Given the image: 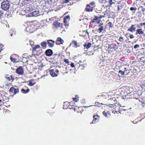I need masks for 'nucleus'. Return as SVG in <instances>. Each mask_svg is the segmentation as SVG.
<instances>
[{
    "label": "nucleus",
    "mask_w": 145,
    "mask_h": 145,
    "mask_svg": "<svg viewBox=\"0 0 145 145\" xmlns=\"http://www.w3.org/2000/svg\"><path fill=\"white\" fill-rule=\"evenodd\" d=\"M10 5L9 2L7 0L4 1L1 3V7L2 9L5 10H8Z\"/></svg>",
    "instance_id": "f257e3e1"
},
{
    "label": "nucleus",
    "mask_w": 145,
    "mask_h": 145,
    "mask_svg": "<svg viewBox=\"0 0 145 145\" xmlns=\"http://www.w3.org/2000/svg\"><path fill=\"white\" fill-rule=\"evenodd\" d=\"M39 11L38 10H35L30 13L29 14V16H39Z\"/></svg>",
    "instance_id": "f03ea898"
},
{
    "label": "nucleus",
    "mask_w": 145,
    "mask_h": 145,
    "mask_svg": "<svg viewBox=\"0 0 145 145\" xmlns=\"http://www.w3.org/2000/svg\"><path fill=\"white\" fill-rule=\"evenodd\" d=\"M16 71L17 74L20 75H23L24 74V69L21 66H20L18 68Z\"/></svg>",
    "instance_id": "7ed1b4c3"
},
{
    "label": "nucleus",
    "mask_w": 145,
    "mask_h": 145,
    "mask_svg": "<svg viewBox=\"0 0 145 145\" xmlns=\"http://www.w3.org/2000/svg\"><path fill=\"white\" fill-rule=\"evenodd\" d=\"M47 42L50 48L53 47L54 46L55 41L52 40H47Z\"/></svg>",
    "instance_id": "20e7f679"
},
{
    "label": "nucleus",
    "mask_w": 145,
    "mask_h": 145,
    "mask_svg": "<svg viewBox=\"0 0 145 145\" xmlns=\"http://www.w3.org/2000/svg\"><path fill=\"white\" fill-rule=\"evenodd\" d=\"M45 54L47 56H50L53 54L52 50L50 49H48L46 51Z\"/></svg>",
    "instance_id": "39448f33"
},
{
    "label": "nucleus",
    "mask_w": 145,
    "mask_h": 145,
    "mask_svg": "<svg viewBox=\"0 0 145 145\" xmlns=\"http://www.w3.org/2000/svg\"><path fill=\"white\" fill-rule=\"evenodd\" d=\"M136 28L134 25H132L131 27L128 29L127 31L133 32L135 31Z\"/></svg>",
    "instance_id": "423d86ee"
},
{
    "label": "nucleus",
    "mask_w": 145,
    "mask_h": 145,
    "mask_svg": "<svg viewBox=\"0 0 145 145\" xmlns=\"http://www.w3.org/2000/svg\"><path fill=\"white\" fill-rule=\"evenodd\" d=\"M93 120L92 121V123H95V121L98 120L99 118V116L98 115H94L93 116Z\"/></svg>",
    "instance_id": "0eeeda50"
},
{
    "label": "nucleus",
    "mask_w": 145,
    "mask_h": 145,
    "mask_svg": "<svg viewBox=\"0 0 145 145\" xmlns=\"http://www.w3.org/2000/svg\"><path fill=\"white\" fill-rule=\"evenodd\" d=\"M91 43L90 42H89L85 44L84 45V46L86 49H88L91 46Z\"/></svg>",
    "instance_id": "6e6552de"
},
{
    "label": "nucleus",
    "mask_w": 145,
    "mask_h": 145,
    "mask_svg": "<svg viewBox=\"0 0 145 145\" xmlns=\"http://www.w3.org/2000/svg\"><path fill=\"white\" fill-rule=\"evenodd\" d=\"M50 74L51 75L52 77H56L57 75L55 73L53 70L52 69L50 71Z\"/></svg>",
    "instance_id": "1a4fd4ad"
},
{
    "label": "nucleus",
    "mask_w": 145,
    "mask_h": 145,
    "mask_svg": "<svg viewBox=\"0 0 145 145\" xmlns=\"http://www.w3.org/2000/svg\"><path fill=\"white\" fill-rule=\"evenodd\" d=\"M144 33V32L143 31H142V29H138L137 30V31L136 33V34L137 35L138 34H142Z\"/></svg>",
    "instance_id": "9d476101"
},
{
    "label": "nucleus",
    "mask_w": 145,
    "mask_h": 145,
    "mask_svg": "<svg viewBox=\"0 0 145 145\" xmlns=\"http://www.w3.org/2000/svg\"><path fill=\"white\" fill-rule=\"evenodd\" d=\"M16 33V31L14 29H11L10 32V33L11 36H12L13 35H15Z\"/></svg>",
    "instance_id": "9b49d317"
},
{
    "label": "nucleus",
    "mask_w": 145,
    "mask_h": 145,
    "mask_svg": "<svg viewBox=\"0 0 145 145\" xmlns=\"http://www.w3.org/2000/svg\"><path fill=\"white\" fill-rule=\"evenodd\" d=\"M30 89H28L26 90H25L24 89H22V92H23L25 93H27L29 92Z\"/></svg>",
    "instance_id": "f8f14e48"
},
{
    "label": "nucleus",
    "mask_w": 145,
    "mask_h": 145,
    "mask_svg": "<svg viewBox=\"0 0 145 145\" xmlns=\"http://www.w3.org/2000/svg\"><path fill=\"white\" fill-rule=\"evenodd\" d=\"M108 3L109 4L108 5L109 7H111L113 4H115V3L113 2L112 0H108Z\"/></svg>",
    "instance_id": "ddd939ff"
},
{
    "label": "nucleus",
    "mask_w": 145,
    "mask_h": 145,
    "mask_svg": "<svg viewBox=\"0 0 145 145\" xmlns=\"http://www.w3.org/2000/svg\"><path fill=\"white\" fill-rule=\"evenodd\" d=\"M57 40L60 41L61 44H62L64 42L63 40L60 37H58L57 38Z\"/></svg>",
    "instance_id": "4468645a"
},
{
    "label": "nucleus",
    "mask_w": 145,
    "mask_h": 145,
    "mask_svg": "<svg viewBox=\"0 0 145 145\" xmlns=\"http://www.w3.org/2000/svg\"><path fill=\"white\" fill-rule=\"evenodd\" d=\"M41 45L43 47H46L47 45V43L46 42L43 41L41 43Z\"/></svg>",
    "instance_id": "2eb2a0df"
},
{
    "label": "nucleus",
    "mask_w": 145,
    "mask_h": 145,
    "mask_svg": "<svg viewBox=\"0 0 145 145\" xmlns=\"http://www.w3.org/2000/svg\"><path fill=\"white\" fill-rule=\"evenodd\" d=\"M104 27H101L98 29L97 30V31L99 33H100L102 32V31L103 30Z\"/></svg>",
    "instance_id": "dca6fc26"
},
{
    "label": "nucleus",
    "mask_w": 145,
    "mask_h": 145,
    "mask_svg": "<svg viewBox=\"0 0 145 145\" xmlns=\"http://www.w3.org/2000/svg\"><path fill=\"white\" fill-rule=\"evenodd\" d=\"M10 59L13 62H17L16 59L15 58H12L11 56L10 57Z\"/></svg>",
    "instance_id": "f3484780"
},
{
    "label": "nucleus",
    "mask_w": 145,
    "mask_h": 145,
    "mask_svg": "<svg viewBox=\"0 0 145 145\" xmlns=\"http://www.w3.org/2000/svg\"><path fill=\"white\" fill-rule=\"evenodd\" d=\"M106 0H99L100 3L102 4H105L106 2Z\"/></svg>",
    "instance_id": "a211bd4d"
},
{
    "label": "nucleus",
    "mask_w": 145,
    "mask_h": 145,
    "mask_svg": "<svg viewBox=\"0 0 145 145\" xmlns=\"http://www.w3.org/2000/svg\"><path fill=\"white\" fill-rule=\"evenodd\" d=\"M14 94H16L19 92V90L18 89H15L14 88Z\"/></svg>",
    "instance_id": "6ab92c4d"
},
{
    "label": "nucleus",
    "mask_w": 145,
    "mask_h": 145,
    "mask_svg": "<svg viewBox=\"0 0 145 145\" xmlns=\"http://www.w3.org/2000/svg\"><path fill=\"white\" fill-rule=\"evenodd\" d=\"M35 84H33L31 81H29V85L30 86H33Z\"/></svg>",
    "instance_id": "aec40b11"
},
{
    "label": "nucleus",
    "mask_w": 145,
    "mask_h": 145,
    "mask_svg": "<svg viewBox=\"0 0 145 145\" xmlns=\"http://www.w3.org/2000/svg\"><path fill=\"white\" fill-rule=\"evenodd\" d=\"M118 73L120 74H121V75H124L125 73L124 71H122L121 70H120L119 71Z\"/></svg>",
    "instance_id": "412c9836"
},
{
    "label": "nucleus",
    "mask_w": 145,
    "mask_h": 145,
    "mask_svg": "<svg viewBox=\"0 0 145 145\" xmlns=\"http://www.w3.org/2000/svg\"><path fill=\"white\" fill-rule=\"evenodd\" d=\"M130 10H134L135 11H136L137 10V8L136 7H131L130 8Z\"/></svg>",
    "instance_id": "4be33fe9"
},
{
    "label": "nucleus",
    "mask_w": 145,
    "mask_h": 145,
    "mask_svg": "<svg viewBox=\"0 0 145 145\" xmlns=\"http://www.w3.org/2000/svg\"><path fill=\"white\" fill-rule=\"evenodd\" d=\"M124 40L123 39V37H119V40L120 42L123 41Z\"/></svg>",
    "instance_id": "5701e85b"
},
{
    "label": "nucleus",
    "mask_w": 145,
    "mask_h": 145,
    "mask_svg": "<svg viewBox=\"0 0 145 145\" xmlns=\"http://www.w3.org/2000/svg\"><path fill=\"white\" fill-rule=\"evenodd\" d=\"M108 24L110 25L109 26L110 27L112 28V27H113V25L112 24V22H109L108 23Z\"/></svg>",
    "instance_id": "b1692460"
},
{
    "label": "nucleus",
    "mask_w": 145,
    "mask_h": 145,
    "mask_svg": "<svg viewBox=\"0 0 145 145\" xmlns=\"http://www.w3.org/2000/svg\"><path fill=\"white\" fill-rule=\"evenodd\" d=\"M3 46L0 44V52H1L2 50L3 49Z\"/></svg>",
    "instance_id": "393cba45"
},
{
    "label": "nucleus",
    "mask_w": 145,
    "mask_h": 145,
    "mask_svg": "<svg viewBox=\"0 0 145 145\" xmlns=\"http://www.w3.org/2000/svg\"><path fill=\"white\" fill-rule=\"evenodd\" d=\"M69 2V0H64L63 1V3H67Z\"/></svg>",
    "instance_id": "a878e982"
},
{
    "label": "nucleus",
    "mask_w": 145,
    "mask_h": 145,
    "mask_svg": "<svg viewBox=\"0 0 145 145\" xmlns=\"http://www.w3.org/2000/svg\"><path fill=\"white\" fill-rule=\"evenodd\" d=\"M139 47V45L138 44H137L135 45L134 47V49H136V48H138Z\"/></svg>",
    "instance_id": "bb28decb"
},
{
    "label": "nucleus",
    "mask_w": 145,
    "mask_h": 145,
    "mask_svg": "<svg viewBox=\"0 0 145 145\" xmlns=\"http://www.w3.org/2000/svg\"><path fill=\"white\" fill-rule=\"evenodd\" d=\"M86 10L87 11L89 12L90 11H92L93 10V9H92L88 8H86Z\"/></svg>",
    "instance_id": "cd10ccee"
},
{
    "label": "nucleus",
    "mask_w": 145,
    "mask_h": 145,
    "mask_svg": "<svg viewBox=\"0 0 145 145\" xmlns=\"http://www.w3.org/2000/svg\"><path fill=\"white\" fill-rule=\"evenodd\" d=\"M72 44H74L75 45L77 46V42L75 40L73 41L72 42Z\"/></svg>",
    "instance_id": "c85d7f7f"
},
{
    "label": "nucleus",
    "mask_w": 145,
    "mask_h": 145,
    "mask_svg": "<svg viewBox=\"0 0 145 145\" xmlns=\"http://www.w3.org/2000/svg\"><path fill=\"white\" fill-rule=\"evenodd\" d=\"M14 88L13 87H12L10 88L9 90L10 92H12L13 91H14Z\"/></svg>",
    "instance_id": "c756f323"
},
{
    "label": "nucleus",
    "mask_w": 145,
    "mask_h": 145,
    "mask_svg": "<svg viewBox=\"0 0 145 145\" xmlns=\"http://www.w3.org/2000/svg\"><path fill=\"white\" fill-rule=\"evenodd\" d=\"M103 114L105 117H107V113L105 111H103Z\"/></svg>",
    "instance_id": "7c9ffc66"
},
{
    "label": "nucleus",
    "mask_w": 145,
    "mask_h": 145,
    "mask_svg": "<svg viewBox=\"0 0 145 145\" xmlns=\"http://www.w3.org/2000/svg\"><path fill=\"white\" fill-rule=\"evenodd\" d=\"M64 61L66 63H69V61L68 59H64Z\"/></svg>",
    "instance_id": "2f4dec72"
},
{
    "label": "nucleus",
    "mask_w": 145,
    "mask_h": 145,
    "mask_svg": "<svg viewBox=\"0 0 145 145\" xmlns=\"http://www.w3.org/2000/svg\"><path fill=\"white\" fill-rule=\"evenodd\" d=\"M70 18V16L68 15L66 16L64 18H65V20H67L69 19Z\"/></svg>",
    "instance_id": "473e14b6"
},
{
    "label": "nucleus",
    "mask_w": 145,
    "mask_h": 145,
    "mask_svg": "<svg viewBox=\"0 0 145 145\" xmlns=\"http://www.w3.org/2000/svg\"><path fill=\"white\" fill-rule=\"evenodd\" d=\"M40 47L39 45H37L35 46V47L34 48L35 49H36L37 48H39Z\"/></svg>",
    "instance_id": "72a5a7b5"
},
{
    "label": "nucleus",
    "mask_w": 145,
    "mask_h": 145,
    "mask_svg": "<svg viewBox=\"0 0 145 145\" xmlns=\"http://www.w3.org/2000/svg\"><path fill=\"white\" fill-rule=\"evenodd\" d=\"M103 23H100V24L98 25L99 27H103Z\"/></svg>",
    "instance_id": "f704fd0d"
},
{
    "label": "nucleus",
    "mask_w": 145,
    "mask_h": 145,
    "mask_svg": "<svg viewBox=\"0 0 145 145\" xmlns=\"http://www.w3.org/2000/svg\"><path fill=\"white\" fill-rule=\"evenodd\" d=\"M129 37L131 39H133L134 37V36L133 35L130 34L129 36Z\"/></svg>",
    "instance_id": "c9c22d12"
},
{
    "label": "nucleus",
    "mask_w": 145,
    "mask_h": 145,
    "mask_svg": "<svg viewBox=\"0 0 145 145\" xmlns=\"http://www.w3.org/2000/svg\"><path fill=\"white\" fill-rule=\"evenodd\" d=\"M57 25H56V26L57 27H60V26L62 25V24L60 23H57Z\"/></svg>",
    "instance_id": "e433bc0d"
},
{
    "label": "nucleus",
    "mask_w": 145,
    "mask_h": 145,
    "mask_svg": "<svg viewBox=\"0 0 145 145\" xmlns=\"http://www.w3.org/2000/svg\"><path fill=\"white\" fill-rule=\"evenodd\" d=\"M71 67H74V64L73 63H72L71 64Z\"/></svg>",
    "instance_id": "4c0bfd02"
},
{
    "label": "nucleus",
    "mask_w": 145,
    "mask_h": 145,
    "mask_svg": "<svg viewBox=\"0 0 145 145\" xmlns=\"http://www.w3.org/2000/svg\"><path fill=\"white\" fill-rule=\"evenodd\" d=\"M2 14H3L2 11L1 10H0V20L1 18V16Z\"/></svg>",
    "instance_id": "58836bf2"
},
{
    "label": "nucleus",
    "mask_w": 145,
    "mask_h": 145,
    "mask_svg": "<svg viewBox=\"0 0 145 145\" xmlns=\"http://www.w3.org/2000/svg\"><path fill=\"white\" fill-rule=\"evenodd\" d=\"M122 8V7L121 6H120V7H119V6L118 7V11H119L120 8Z\"/></svg>",
    "instance_id": "ea45409f"
},
{
    "label": "nucleus",
    "mask_w": 145,
    "mask_h": 145,
    "mask_svg": "<svg viewBox=\"0 0 145 145\" xmlns=\"http://www.w3.org/2000/svg\"><path fill=\"white\" fill-rule=\"evenodd\" d=\"M140 25L141 26H142L143 25H145V22H144L143 23H140Z\"/></svg>",
    "instance_id": "a19ab883"
},
{
    "label": "nucleus",
    "mask_w": 145,
    "mask_h": 145,
    "mask_svg": "<svg viewBox=\"0 0 145 145\" xmlns=\"http://www.w3.org/2000/svg\"><path fill=\"white\" fill-rule=\"evenodd\" d=\"M98 19V17L97 16H95V18L93 19L95 20H96Z\"/></svg>",
    "instance_id": "79ce46f5"
},
{
    "label": "nucleus",
    "mask_w": 145,
    "mask_h": 145,
    "mask_svg": "<svg viewBox=\"0 0 145 145\" xmlns=\"http://www.w3.org/2000/svg\"><path fill=\"white\" fill-rule=\"evenodd\" d=\"M94 4H95V3L94 2H92L91 3H90V5H94Z\"/></svg>",
    "instance_id": "37998d69"
},
{
    "label": "nucleus",
    "mask_w": 145,
    "mask_h": 145,
    "mask_svg": "<svg viewBox=\"0 0 145 145\" xmlns=\"http://www.w3.org/2000/svg\"><path fill=\"white\" fill-rule=\"evenodd\" d=\"M6 78L8 80V81H9V80H10V78L9 77H7Z\"/></svg>",
    "instance_id": "c03bdc74"
},
{
    "label": "nucleus",
    "mask_w": 145,
    "mask_h": 145,
    "mask_svg": "<svg viewBox=\"0 0 145 145\" xmlns=\"http://www.w3.org/2000/svg\"><path fill=\"white\" fill-rule=\"evenodd\" d=\"M55 72H56V73H58L59 72V71L57 69L56 70Z\"/></svg>",
    "instance_id": "a18cd8bd"
},
{
    "label": "nucleus",
    "mask_w": 145,
    "mask_h": 145,
    "mask_svg": "<svg viewBox=\"0 0 145 145\" xmlns=\"http://www.w3.org/2000/svg\"><path fill=\"white\" fill-rule=\"evenodd\" d=\"M64 23H65L67 22V20H65V18L64 19Z\"/></svg>",
    "instance_id": "49530a36"
},
{
    "label": "nucleus",
    "mask_w": 145,
    "mask_h": 145,
    "mask_svg": "<svg viewBox=\"0 0 145 145\" xmlns=\"http://www.w3.org/2000/svg\"><path fill=\"white\" fill-rule=\"evenodd\" d=\"M72 99L74 101H75L76 99V98H73Z\"/></svg>",
    "instance_id": "de8ad7c7"
},
{
    "label": "nucleus",
    "mask_w": 145,
    "mask_h": 145,
    "mask_svg": "<svg viewBox=\"0 0 145 145\" xmlns=\"http://www.w3.org/2000/svg\"><path fill=\"white\" fill-rule=\"evenodd\" d=\"M75 98H76V99H78V98H79V96H78L77 95H76L75 96Z\"/></svg>",
    "instance_id": "09e8293b"
},
{
    "label": "nucleus",
    "mask_w": 145,
    "mask_h": 145,
    "mask_svg": "<svg viewBox=\"0 0 145 145\" xmlns=\"http://www.w3.org/2000/svg\"><path fill=\"white\" fill-rule=\"evenodd\" d=\"M10 78H11V79L12 80H14L13 77L12 76H10Z\"/></svg>",
    "instance_id": "8fccbe9b"
},
{
    "label": "nucleus",
    "mask_w": 145,
    "mask_h": 145,
    "mask_svg": "<svg viewBox=\"0 0 145 145\" xmlns=\"http://www.w3.org/2000/svg\"><path fill=\"white\" fill-rule=\"evenodd\" d=\"M29 27H27L26 28V30L28 31H29L28 30L29 29Z\"/></svg>",
    "instance_id": "3c124183"
},
{
    "label": "nucleus",
    "mask_w": 145,
    "mask_h": 145,
    "mask_svg": "<svg viewBox=\"0 0 145 145\" xmlns=\"http://www.w3.org/2000/svg\"><path fill=\"white\" fill-rule=\"evenodd\" d=\"M91 22L93 23H94L95 22V20L93 19L92 20Z\"/></svg>",
    "instance_id": "603ef678"
},
{
    "label": "nucleus",
    "mask_w": 145,
    "mask_h": 145,
    "mask_svg": "<svg viewBox=\"0 0 145 145\" xmlns=\"http://www.w3.org/2000/svg\"><path fill=\"white\" fill-rule=\"evenodd\" d=\"M108 48H110V49H112V48H113L111 47V46L110 45H109L108 47Z\"/></svg>",
    "instance_id": "864d4df0"
},
{
    "label": "nucleus",
    "mask_w": 145,
    "mask_h": 145,
    "mask_svg": "<svg viewBox=\"0 0 145 145\" xmlns=\"http://www.w3.org/2000/svg\"><path fill=\"white\" fill-rule=\"evenodd\" d=\"M145 10V8H142V12H144Z\"/></svg>",
    "instance_id": "5fc2aeb1"
},
{
    "label": "nucleus",
    "mask_w": 145,
    "mask_h": 145,
    "mask_svg": "<svg viewBox=\"0 0 145 145\" xmlns=\"http://www.w3.org/2000/svg\"><path fill=\"white\" fill-rule=\"evenodd\" d=\"M104 16H100V18H102L103 17H104Z\"/></svg>",
    "instance_id": "6e6d98bb"
},
{
    "label": "nucleus",
    "mask_w": 145,
    "mask_h": 145,
    "mask_svg": "<svg viewBox=\"0 0 145 145\" xmlns=\"http://www.w3.org/2000/svg\"><path fill=\"white\" fill-rule=\"evenodd\" d=\"M82 63V61H81V60H80L79 61V63Z\"/></svg>",
    "instance_id": "4d7b16f0"
},
{
    "label": "nucleus",
    "mask_w": 145,
    "mask_h": 145,
    "mask_svg": "<svg viewBox=\"0 0 145 145\" xmlns=\"http://www.w3.org/2000/svg\"><path fill=\"white\" fill-rule=\"evenodd\" d=\"M142 62H143V63H145V60L143 61Z\"/></svg>",
    "instance_id": "13d9d810"
},
{
    "label": "nucleus",
    "mask_w": 145,
    "mask_h": 145,
    "mask_svg": "<svg viewBox=\"0 0 145 145\" xmlns=\"http://www.w3.org/2000/svg\"><path fill=\"white\" fill-rule=\"evenodd\" d=\"M126 69H127V68H124V71H126Z\"/></svg>",
    "instance_id": "bf43d9fd"
},
{
    "label": "nucleus",
    "mask_w": 145,
    "mask_h": 145,
    "mask_svg": "<svg viewBox=\"0 0 145 145\" xmlns=\"http://www.w3.org/2000/svg\"><path fill=\"white\" fill-rule=\"evenodd\" d=\"M137 27H138V28H140V26H138V25L137 26Z\"/></svg>",
    "instance_id": "052dcab7"
},
{
    "label": "nucleus",
    "mask_w": 145,
    "mask_h": 145,
    "mask_svg": "<svg viewBox=\"0 0 145 145\" xmlns=\"http://www.w3.org/2000/svg\"><path fill=\"white\" fill-rule=\"evenodd\" d=\"M143 58V57H141V58H140V60H142V58Z\"/></svg>",
    "instance_id": "680f3d73"
},
{
    "label": "nucleus",
    "mask_w": 145,
    "mask_h": 145,
    "mask_svg": "<svg viewBox=\"0 0 145 145\" xmlns=\"http://www.w3.org/2000/svg\"><path fill=\"white\" fill-rule=\"evenodd\" d=\"M65 25H66L67 26H68L69 25L68 24H66Z\"/></svg>",
    "instance_id": "e2e57ef3"
},
{
    "label": "nucleus",
    "mask_w": 145,
    "mask_h": 145,
    "mask_svg": "<svg viewBox=\"0 0 145 145\" xmlns=\"http://www.w3.org/2000/svg\"><path fill=\"white\" fill-rule=\"evenodd\" d=\"M133 123H134V124H135V123H137V122L136 123H134V121L133 122Z\"/></svg>",
    "instance_id": "0e129e2a"
},
{
    "label": "nucleus",
    "mask_w": 145,
    "mask_h": 145,
    "mask_svg": "<svg viewBox=\"0 0 145 145\" xmlns=\"http://www.w3.org/2000/svg\"><path fill=\"white\" fill-rule=\"evenodd\" d=\"M117 44H120V43H118V42H117Z\"/></svg>",
    "instance_id": "69168bd1"
},
{
    "label": "nucleus",
    "mask_w": 145,
    "mask_h": 145,
    "mask_svg": "<svg viewBox=\"0 0 145 145\" xmlns=\"http://www.w3.org/2000/svg\"><path fill=\"white\" fill-rule=\"evenodd\" d=\"M63 108L64 109H65L64 107V106H63Z\"/></svg>",
    "instance_id": "338daca9"
},
{
    "label": "nucleus",
    "mask_w": 145,
    "mask_h": 145,
    "mask_svg": "<svg viewBox=\"0 0 145 145\" xmlns=\"http://www.w3.org/2000/svg\"><path fill=\"white\" fill-rule=\"evenodd\" d=\"M88 6V5H87V6Z\"/></svg>",
    "instance_id": "774afa93"
}]
</instances>
